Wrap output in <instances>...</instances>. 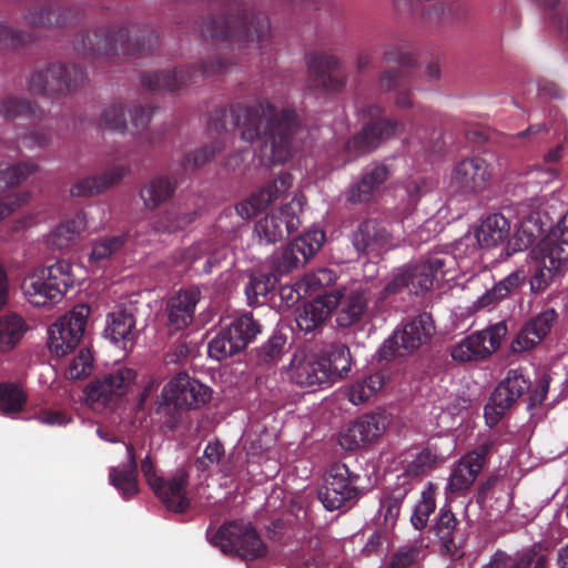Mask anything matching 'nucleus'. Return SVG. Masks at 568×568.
I'll use <instances>...</instances> for the list:
<instances>
[{"label": "nucleus", "mask_w": 568, "mask_h": 568, "mask_svg": "<svg viewBox=\"0 0 568 568\" xmlns=\"http://www.w3.org/2000/svg\"><path fill=\"white\" fill-rule=\"evenodd\" d=\"M526 280L525 271L516 270L508 276L496 283L490 290L477 298L474 303L476 311L489 308L497 305L500 301L517 291Z\"/></svg>", "instance_id": "obj_37"}, {"label": "nucleus", "mask_w": 568, "mask_h": 568, "mask_svg": "<svg viewBox=\"0 0 568 568\" xmlns=\"http://www.w3.org/2000/svg\"><path fill=\"white\" fill-rule=\"evenodd\" d=\"M24 21L30 27H64L79 22L83 14L81 6L63 7L62 0H29Z\"/></svg>", "instance_id": "obj_20"}, {"label": "nucleus", "mask_w": 568, "mask_h": 568, "mask_svg": "<svg viewBox=\"0 0 568 568\" xmlns=\"http://www.w3.org/2000/svg\"><path fill=\"white\" fill-rule=\"evenodd\" d=\"M310 89L321 92H339L346 84L342 61L328 53H310L305 58Z\"/></svg>", "instance_id": "obj_16"}, {"label": "nucleus", "mask_w": 568, "mask_h": 568, "mask_svg": "<svg viewBox=\"0 0 568 568\" xmlns=\"http://www.w3.org/2000/svg\"><path fill=\"white\" fill-rule=\"evenodd\" d=\"M337 276L334 271L328 268H318L317 271L307 274L304 277V284L306 291L310 294H325V292H337L341 294L339 288H332L331 286L335 283Z\"/></svg>", "instance_id": "obj_54"}, {"label": "nucleus", "mask_w": 568, "mask_h": 568, "mask_svg": "<svg viewBox=\"0 0 568 568\" xmlns=\"http://www.w3.org/2000/svg\"><path fill=\"white\" fill-rule=\"evenodd\" d=\"M323 355L328 371H331L332 384L339 378L345 377L352 366L351 351L347 345L343 343H331L318 348Z\"/></svg>", "instance_id": "obj_41"}, {"label": "nucleus", "mask_w": 568, "mask_h": 568, "mask_svg": "<svg viewBox=\"0 0 568 568\" xmlns=\"http://www.w3.org/2000/svg\"><path fill=\"white\" fill-rule=\"evenodd\" d=\"M125 24L101 26L79 32L73 39V49L82 55L97 57H141L152 52L159 45V36L149 26H144L135 39Z\"/></svg>", "instance_id": "obj_2"}, {"label": "nucleus", "mask_w": 568, "mask_h": 568, "mask_svg": "<svg viewBox=\"0 0 568 568\" xmlns=\"http://www.w3.org/2000/svg\"><path fill=\"white\" fill-rule=\"evenodd\" d=\"M200 301L197 288L181 290L166 305L168 325L171 329L185 328L193 321L195 306Z\"/></svg>", "instance_id": "obj_31"}, {"label": "nucleus", "mask_w": 568, "mask_h": 568, "mask_svg": "<svg viewBox=\"0 0 568 568\" xmlns=\"http://www.w3.org/2000/svg\"><path fill=\"white\" fill-rule=\"evenodd\" d=\"M100 128L123 133L126 129V118L121 103H113L102 112Z\"/></svg>", "instance_id": "obj_61"}, {"label": "nucleus", "mask_w": 568, "mask_h": 568, "mask_svg": "<svg viewBox=\"0 0 568 568\" xmlns=\"http://www.w3.org/2000/svg\"><path fill=\"white\" fill-rule=\"evenodd\" d=\"M27 394L16 383H0V413L7 416L20 413L27 404Z\"/></svg>", "instance_id": "obj_51"}, {"label": "nucleus", "mask_w": 568, "mask_h": 568, "mask_svg": "<svg viewBox=\"0 0 568 568\" xmlns=\"http://www.w3.org/2000/svg\"><path fill=\"white\" fill-rule=\"evenodd\" d=\"M292 182L291 173L281 172L276 179L253 192L246 200L237 203L235 206L237 214L242 219H251L257 215L284 194L292 186Z\"/></svg>", "instance_id": "obj_24"}, {"label": "nucleus", "mask_w": 568, "mask_h": 568, "mask_svg": "<svg viewBox=\"0 0 568 568\" xmlns=\"http://www.w3.org/2000/svg\"><path fill=\"white\" fill-rule=\"evenodd\" d=\"M280 276L265 262L256 270H253L248 276L244 292L250 306H260L265 304L267 296L280 283Z\"/></svg>", "instance_id": "obj_32"}, {"label": "nucleus", "mask_w": 568, "mask_h": 568, "mask_svg": "<svg viewBox=\"0 0 568 568\" xmlns=\"http://www.w3.org/2000/svg\"><path fill=\"white\" fill-rule=\"evenodd\" d=\"M439 456L435 449L427 446L418 452L414 458L408 462L404 468V475L398 476L397 480H407L408 477H420L432 469H434L438 462Z\"/></svg>", "instance_id": "obj_49"}, {"label": "nucleus", "mask_w": 568, "mask_h": 568, "mask_svg": "<svg viewBox=\"0 0 568 568\" xmlns=\"http://www.w3.org/2000/svg\"><path fill=\"white\" fill-rule=\"evenodd\" d=\"M361 477L343 463L333 464L324 476V485L318 490V499L327 510H336L358 498Z\"/></svg>", "instance_id": "obj_12"}, {"label": "nucleus", "mask_w": 568, "mask_h": 568, "mask_svg": "<svg viewBox=\"0 0 568 568\" xmlns=\"http://www.w3.org/2000/svg\"><path fill=\"white\" fill-rule=\"evenodd\" d=\"M481 470L478 469V465L471 464L465 456L454 467L447 489L454 494H460L467 491Z\"/></svg>", "instance_id": "obj_47"}, {"label": "nucleus", "mask_w": 568, "mask_h": 568, "mask_svg": "<svg viewBox=\"0 0 568 568\" xmlns=\"http://www.w3.org/2000/svg\"><path fill=\"white\" fill-rule=\"evenodd\" d=\"M176 186L173 178L155 176L141 189L140 196L148 209L154 210L174 195Z\"/></svg>", "instance_id": "obj_40"}, {"label": "nucleus", "mask_w": 568, "mask_h": 568, "mask_svg": "<svg viewBox=\"0 0 568 568\" xmlns=\"http://www.w3.org/2000/svg\"><path fill=\"white\" fill-rule=\"evenodd\" d=\"M542 232V229L537 223V219L530 215L520 223L514 236L509 239L508 250L511 251L509 254L527 250Z\"/></svg>", "instance_id": "obj_48"}, {"label": "nucleus", "mask_w": 568, "mask_h": 568, "mask_svg": "<svg viewBox=\"0 0 568 568\" xmlns=\"http://www.w3.org/2000/svg\"><path fill=\"white\" fill-rule=\"evenodd\" d=\"M562 235V232L560 236H557L556 233L547 235L531 253L546 260L547 263L560 271L568 262V240L564 239Z\"/></svg>", "instance_id": "obj_42"}, {"label": "nucleus", "mask_w": 568, "mask_h": 568, "mask_svg": "<svg viewBox=\"0 0 568 568\" xmlns=\"http://www.w3.org/2000/svg\"><path fill=\"white\" fill-rule=\"evenodd\" d=\"M105 336L113 343L133 341L135 337V318L126 310H116L108 315Z\"/></svg>", "instance_id": "obj_43"}, {"label": "nucleus", "mask_w": 568, "mask_h": 568, "mask_svg": "<svg viewBox=\"0 0 568 568\" xmlns=\"http://www.w3.org/2000/svg\"><path fill=\"white\" fill-rule=\"evenodd\" d=\"M262 332V325L252 313H243L221 325L207 346L209 356L216 361L233 357L253 343Z\"/></svg>", "instance_id": "obj_7"}, {"label": "nucleus", "mask_w": 568, "mask_h": 568, "mask_svg": "<svg viewBox=\"0 0 568 568\" xmlns=\"http://www.w3.org/2000/svg\"><path fill=\"white\" fill-rule=\"evenodd\" d=\"M89 314V306L77 305L50 325L48 347L53 355L62 357L74 351L83 336Z\"/></svg>", "instance_id": "obj_13"}, {"label": "nucleus", "mask_w": 568, "mask_h": 568, "mask_svg": "<svg viewBox=\"0 0 568 568\" xmlns=\"http://www.w3.org/2000/svg\"><path fill=\"white\" fill-rule=\"evenodd\" d=\"M27 331L24 320L17 314L0 316V352L12 349Z\"/></svg>", "instance_id": "obj_45"}, {"label": "nucleus", "mask_w": 568, "mask_h": 568, "mask_svg": "<svg viewBox=\"0 0 568 568\" xmlns=\"http://www.w3.org/2000/svg\"><path fill=\"white\" fill-rule=\"evenodd\" d=\"M39 166L33 162H21L0 170V192L6 187L20 184L28 176L34 174Z\"/></svg>", "instance_id": "obj_56"}, {"label": "nucleus", "mask_w": 568, "mask_h": 568, "mask_svg": "<svg viewBox=\"0 0 568 568\" xmlns=\"http://www.w3.org/2000/svg\"><path fill=\"white\" fill-rule=\"evenodd\" d=\"M556 320L557 313L549 308L528 321L511 342L513 353L534 348L547 336Z\"/></svg>", "instance_id": "obj_30"}, {"label": "nucleus", "mask_w": 568, "mask_h": 568, "mask_svg": "<svg viewBox=\"0 0 568 568\" xmlns=\"http://www.w3.org/2000/svg\"><path fill=\"white\" fill-rule=\"evenodd\" d=\"M128 464L125 467H111L109 471L110 483L120 491L124 499H130L139 493L138 463L134 447L126 445Z\"/></svg>", "instance_id": "obj_35"}, {"label": "nucleus", "mask_w": 568, "mask_h": 568, "mask_svg": "<svg viewBox=\"0 0 568 568\" xmlns=\"http://www.w3.org/2000/svg\"><path fill=\"white\" fill-rule=\"evenodd\" d=\"M535 260L534 273L530 277V290L534 293H540L550 285L554 277L560 271L537 255H535Z\"/></svg>", "instance_id": "obj_58"}, {"label": "nucleus", "mask_w": 568, "mask_h": 568, "mask_svg": "<svg viewBox=\"0 0 568 568\" xmlns=\"http://www.w3.org/2000/svg\"><path fill=\"white\" fill-rule=\"evenodd\" d=\"M383 60L397 63V68L385 69L378 80V87L383 92L396 91V105L399 108L413 106L410 91L413 75L416 68V58L406 45L386 44L383 51Z\"/></svg>", "instance_id": "obj_8"}, {"label": "nucleus", "mask_w": 568, "mask_h": 568, "mask_svg": "<svg viewBox=\"0 0 568 568\" xmlns=\"http://www.w3.org/2000/svg\"><path fill=\"white\" fill-rule=\"evenodd\" d=\"M136 381V372L124 366L94 377L84 388L85 399L91 405L116 404L129 393Z\"/></svg>", "instance_id": "obj_14"}, {"label": "nucleus", "mask_w": 568, "mask_h": 568, "mask_svg": "<svg viewBox=\"0 0 568 568\" xmlns=\"http://www.w3.org/2000/svg\"><path fill=\"white\" fill-rule=\"evenodd\" d=\"M390 175L389 168L376 163L367 169L346 191V201L351 204H367L381 192L382 185Z\"/></svg>", "instance_id": "obj_27"}, {"label": "nucleus", "mask_w": 568, "mask_h": 568, "mask_svg": "<svg viewBox=\"0 0 568 568\" xmlns=\"http://www.w3.org/2000/svg\"><path fill=\"white\" fill-rule=\"evenodd\" d=\"M458 524L455 514L449 508L442 507L435 524L430 527V532L437 538L445 555L455 556L458 552Z\"/></svg>", "instance_id": "obj_34"}, {"label": "nucleus", "mask_w": 568, "mask_h": 568, "mask_svg": "<svg viewBox=\"0 0 568 568\" xmlns=\"http://www.w3.org/2000/svg\"><path fill=\"white\" fill-rule=\"evenodd\" d=\"M209 124L216 132L227 130L229 125L241 130L246 142L264 139L261 149L263 158L272 164H282L292 158L293 136L300 128L298 114L294 109L278 111L268 101L254 105L235 103L217 108L210 115Z\"/></svg>", "instance_id": "obj_1"}, {"label": "nucleus", "mask_w": 568, "mask_h": 568, "mask_svg": "<svg viewBox=\"0 0 568 568\" xmlns=\"http://www.w3.org/2000/svg\"><path fill=\"white\" fill-rule=\"evenodd\" d=\"M211 542L224 554L244 560L263 558L267 554V547L255 528L241 521L223 524L211 537Z\"/></svg>", "instance_id": "obj_10"}, {"label": "nucleus", "mask_w": 568, "mask_h": 568, "mask_svg": "<svg viewBox=\"0 0 568 568\" xmlns=\"http://www.w3.org/2000/svg\"><path fill=\"white\" fill-rule=\"evenodd\" d=\"M211 388L199 379L181 372L171 378L161 393L158 410L166 416L163 425L174 430L181 423L180 409H195L205 405L211 398Z\"/></svg>", "instance_id": "obj_3"}, {"label": "nucleus", "mask_w": 568, "mask_h": 568, "mask_svg": "<svg viewBox=\"0 0 568 568\" xmlns=\"http://www.w3.org/2000/svg\"><path fill=\"white\" fill-rule=\"evenodd\" d=\"M126 241V234L106 236L94 241L92 244L90 260L98 263L109 258L119 252L125 245Z\"/></svg>", "instance_id": "obj_55"}, {"label": "nucleus", "mask_w": 568, "mask_h": 568, "mask_svg": "<svg viewBox=\"0 0 568 568\" xmlns=\"http://www.w3.org/2000/svg\"><path fill=\"white\" fill-rule=\"evenodd\" d=\"M410 489L412 486L407 480H399L390 491L383 495L379 513L383 516L385 526L393 527L396 524L402 504Z\"/></svg>", "instance_id": "obj_44"}, {"label": "nucleus", "mask_w": 568, "mask_h": 568, "mask_svg": "<svg viewBox=\"0 0 568 568\" xmlns=\"http://www.w3.org/2000/svg\"><path fill=\"white\" fill-rule=\"evenodd\" d=\"M32 40L28 31L16 29L7 22H0V50H14L24 47Z\"/></svg>", "instance_id": "obj_59"}, {"label": "nucleus", "mask_w": 568, "mask_h": 568, "mask_svg": "<svg viewBox=\"0 0 568 568\" xmlns=\"http://www.w3.org/2000/svg\"><path fill=\"white\" fill-rule=\"evenodd\" d=\"M453 264L454 257L452 255L436 252L415 264L406 266L410 293L417 295L429 291L438 276L444 277Z\"/></svg>", "instance_id": "obj_23"}, {"label": "nucleus", "mask_w": 568, "mask_h": 568, "mask_svg": "<svg viewBox=\"0 0 568 568\" xmlns=\"http://www.w3.org/2000/svg\"><path fill=\"white\" fill-rule=\"evenodd\" d=\"M366 120L362 130L348 139L345 151L351 156H361L375 151L385 141L404 132L405 124L398 120L386 116L384 109L369 104L361 110Z\"/></svg>", "instance_id": "obj_6"}, {"label": "nucleus", "mask_w": 568, "mask_h": 568, "mask_svg": "<svg viewBox=\"0 0 568 568\" xmlns=\"http://www.w3.org/2000/svg\"><path fill=\"white\" fill-rule=\"evenodd\" d=\"M505 568H548V558L545 555L537 557L535 549H528L521 554L511 557L506 552Z\"/></svg>", "instance_id": "obj_60"}, {"label": "nucleus", "mask_w": 568, "mask_h": 568, "mask_svg": "<svg viewBox=\"0 0 568 568\" xmlns=\"http://www.w3.org/2000/svg\"><path fill=\"white\" fill-rule=\"evenodd\" d=\"M491 178L489 163L479 155L458 161L450 173L449 187L460 195H471L484 191Z\"/></svg>", "instance_id": "obj_19"}, {"label": "nucleus", "mask_w": 568, "mask_h": 568, "mask_svg": "<svg viewBox=\"0 0 568 568\" xmlns=\"http://www.w3.org/2000/svg\"><path fill=\"white\" fill-rule=\"evenodd\" d=\"M349 240L355 251L362 255H378L393 245L388 223L377 217L361 221L352 231Z\"/></svg>", "instance_id": "obj_22"}, {"label": "nucleus", "mask_w": 568, "mask_h": 568, "mask_svg": "<svg viewBox=\"0 0 568 568\" xmlns=\"http://www.w3.org/2000/svg\"><path fill=\"white\" fill-rule=\"evenodd\" d=\"M305 246V242L294 241L288 244L281 253L272 255L266 261V263L280 277H282L291 270L304 265L307 262L310 256L303 248Z\"/></svg>", "instance_id": "obj_39"}, {"label": "nucleus", "mask_w": 568, "mask_h": 568, "mask_svg": "<svg viewBox=\"0 0 568 568\" xmlns=\"http://www.w3.org/2000/svg\"><path fill=\"white\" fill-rule=\"evenodd\" d=\"M303 196H295L283 205L278 212L266 215L257 221L254 231L261 241L273 244L298 230L300 214L303 211Z\"/></svg>", "instance_id": "obj_17"}, {"label": "nucleus", "mask_w": 568, "mask_h": 568, "mask_svg": "<svg viewBox=\"0 0 568 568\" xmlns=\"http://www.w3.org/2000/svg\"><path fill=\"white\" fill-rule=\"evenodd\" d=\"M405 288L410 292L409 278L404 267L379 291L376 298L377 307H383L392 296L399 294Z\"/></svg>", "instance_id": "obj_62"}, {"label": "nucleus", "mask_w": 568, "mask_h": 568, "mask_svg": "<svg viewBox=\"0 0 568 568\" xmlns=\"http://www.w3.org/2000/svg\"><path fill=\"white\" fill-rule=\"evenodd\" d=\"M530 381L524 376L521 369H509L485 405L486 424L490 427L497 425L516 402L530 389Z\"/></svg>", "instance_id": "obj_15"}, {"label": "nucleus", "mask_w": 568, "mask_h": 568, "mask_svg": "<svg viewBox=\"0 0 568 568\" xmlns=\"http://www.w3.org/2000/svg\"><path fill=\"white\" fill-rule=\"evenodd\" d=\"M129 172V166L118 165L102 174L81 179L71 186V195L87 197L99 194L118 184Z\"/></svg>", "instance_id": "obj_33"}, {"label": "nucleus", "mask_w": 568, "mask_h": 568, "mask_svg": "<svg viewBox=\"0 0 568 568\" xmlns=\"http://www.w3.org/2000/svg\"><path fill=\"white\" fill-rule=\"evenodd\" d=\"M386 429V419L378 414L358 417L339 435V445L345 450H356L377 439Z\"/></svg>", "instance_id": "obj_25"}, {"label": "nucleus", "mask_w": 568, "mask_h": 568, "mask_svg": "<svg viewBox=\"0 0 568 568\" xmlns=\"http://www.w3.org/2000/svg\"><path fill=\"white\" fill-rule=\"evenodd\" d=\"M85 80L87 74L79 65L54 62L31 73L29 91L47 98H57L81 87Z\"/></svg>", "instance_id": "obj_9"}, {"label": "nucleus", "mask_w": 568, "mask_h": 568, "mask_svg": "<svg viewBox=\"0 0 568 568\" xmlns=\"http://www.w3.org/2000/svg\"><path fill=\"white\" fill-rule=\"evenodd\" d=\"M510 233L509 221L500 213H494L483 220L476 231V240L481 247L496 246Z\"/></svg>", "instance_id": "obj_38"}, {"label": "nucleus", "mask_w": 568, "mask_h": 568, "mask_svg": "<svg viewBox=\"0 0 568 568\" xmlns=\"http://www.w3.org/2000/svg\"><path fill=\"white\" fill-rule=\"evenodd\" d=\"M436 509L435 489L430 484L429 487L422 493L420 500L415 505L410 516V523L416 530H423L428 524L429 516Z\"/></svg>", "instance_id": "obj_53"}, {"label": "nucleus", "mask_w": 568, "mask_h": 568, "mask_svg": "<svg viewBox=\"0 0 568 568\" xmlns=\"http://www.w3.org/2000/svg\"><path fill=\"white\" fill-rule=\"evenodd\" d=\"M506 334L507 325L505 322L475 332L454 346L452 357L458 362L484 359L498 349Z\"/></svg>", "instance_id": "obj_21"}, {"label": "nucleus", "mask_w": 568, "mask_h": 568, "mask_svg": "<svg viewBox=\"0 0 568 568\" xmlns=\"http://www.w3.org/2000/svg\"><path fill=\"white\" fill-rule=\"evenodd\" d=\"M373 292L367 285H358L349 291H341L339 306L336 313V323L338 327L347 328L359 323L368 310V301L373 297Z\"/></svg>", "instance_id": "obj_28"}, {"label": "nucleus", "mask_w": 568, "mask_h": 568, "mask_svg": "<svg viewBox=\"0 0 568 568\" xmlns=\"http://www.w3.org/2000/svg\"><path fill=\"white\" fill-rule=\"evenodd\" d=\"M195 217L194 211L183 212L180 207H172L154 221L153 229L158 233H173L186 227Z\"/></svg>", "instance_id": "obj_50"}, {"label": "nucleus", "mask_w": 568, "mask_h": 568, "mask_svg": "<svg viewBox=\"0 0 568 568\" xmlns=\"http://www.w3.org/2000/svg\"><path fill=\"white\" fill-rule=\"evenodd\" d=\"M189 473L176 469L171 477H163L152 489L160 501L170 511L183 514L189 510L191 500L187 496Z\"/></svg>", "instance_id": "obj_26"}, {"label": "nucleus", "mask_w": 568, "mask_h": 568, "mask_svg": "<svg viewBox=\"0 0 568 568\" xmlns=\"http://www.w3.org/2000/svg\"><path fill=\"white\" fill-rule=\"evenodd\" d=\"M75 281L72 264L61 260L38 268L22 283L27 301L37 307L59 303Z\"/></svg>", "instance_id": "obj_4"}, {"label": "nucleus", "mask_w": 568, "mask_h": 568, "mask_svg": "<svg viewBox=\"0 0 568 568\" xmlns=\"http://www.w3.org/2000/svg\"><path fill=\"white\" fill-rule=\"evenodd\" d=\"M323 355L318 348H300L290 364V378L301 387H323L332 384Z\"/></svg>", "instance_id": "obj_18"}, {"label": "nucleus", "mask_w": 568, "mask_h": 568, "mask_svg": "<svg viewBox=\"0 0 568 568\" xmlns=\"http://www.w3.org/2000/svg\"><path fill=\"white\" fill-rule=\"evenodd\" d=\"M234 64L231 58L214 54L196 64L175 68L173 71H156L141 74V84L150 91L175 92L200 79L225 72Z\"/></svg>", "instance_id": "obj_5"}, {"label": "nucleus", "mask_w": 568, "mask_h": 568, "mask_svg": "<svg viewBox=\"0 0 568 568\" xmlns=\"http://www.w3.org/2000/svg\"><path fill=\"white\" fill-rule=\"evenodd\" d=\"M385 377L382 373H374L355 381L347 389V397L354 405L367 402L383 388Z\"/></svg>", "instance_id": "obj_46"}, {"label": "nucleus", "mask_w": 568, "mask_h": 568, "mask_svg": "<svg viewBox=\"0 0 568 568\" xmlns=\"http://www.w3.org/2000/svg\"><path fill=\"white\" fill-rule=\"evenodd\" d=\"M222 149L223 143L221 141H215L211 145H204L194 153L186 154L182 165L184 170H195L204 165L216 153H220Z\"/></svg>", "instance_id": "obj_63"}, {"label": "nucleus", "mask_w": 568, "mask_h": 568, "mask_svg": "<svg viewBox=\"0 0 568 568\" xmlns=\"http://www.w3.org/2000/svg\"><path fill=\"white\" fill-rule=\"evenodd\" d=\"M88 227L87 214L80 211L71 219L61 222L48 236V245L52 248L64 250L75 244L77 240Z\"/></svg>", "instance_id": "obj_36"}, {"label": "nucleus", "mask_w": 568, "mask_h": 568, "mask_svg": "<svg viewBox=\"0 0 568 568\" xmlns=\"http://www.w3.org/2000/svg\"><path fill=\"white\" fill-rule=\"evenodd\" d=\"M93 357L88 348H81L65 371L69 379H81L91 373Z\"/></svg>", "instance_id": "obj_64"}, {"label": "nucleus", "mask_w": 568, "mask_h": 568, "mask_svg": "<svg viewBox=\"0 0 568 568\" xmlns=\"http://www.w3.org/2000/svg\"><path fill=\"white\" fill-rule=\"evenodd\" d=\"M38 112V106L26 98L8 95L0 99V115L6 119H36L39 116Z\"/></svg>", "instance_id": "obj_52"}, {"label": "nucleus", "mask_w": 568, "mask_h": 568, "mask_svg": "<svg viewBox=\"0 0 568 568\" xmlns=\"http://www.w3.org/2000/svg\"><path fill=\"white\" fill-rule=\"evenodd\" d=\"M286 336L283 333L275 332L258 348H256V357L261 364L275 363L281 359L286 346Z\"/></svg>", "instance_id": "obj_57"}, {"label": "nucleus", "mask_w": 568, "mask_h": 568, "mask_svg": "<svg viewBox=\"0 0 568 568\" xmlns=\"http://www.w3.org/2000/svg\"><path fill=\"white\" fill-rule=\"evenodd\" d=\"M435 326L432 316L420 314L406 323L402 329H396L379 347L378 355L382 361H392L403 357L425 345L433 336Z\"/></svg>", "instance_id": "obj_11"}, {"label": "nucleus", "mask_w": 568, "mask_h": 568, "mask_svg": "<svg viewBox=\"0 0 568 568\" xmlns=\"http://www.w3.org/2000/svg\"><path fill=\"white\" fill-rule=\"evenodd\" d=\"M339 300L341 294L337 292H325V294L314 296L296 317L298 328L305 333L316 331L337 307Z\"/></svg>", "instance_id": "obj_29"}]
</instances>
